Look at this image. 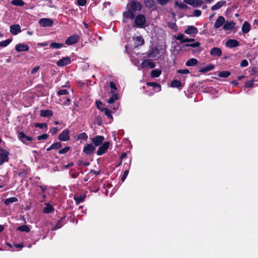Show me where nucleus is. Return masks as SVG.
Returning <instances> with one entry per match:
<instances>
[{
	"label": "nucleus",
	"instance_id": "1",
	"mask_svg": "<svg viewBox=\"0 0 258 258\" xmlns=\"http://www.w3.org/2000/svg\"><path fill=\"white\" fill-rule=\"evenodd\" d=\"M126 8L132 10L133 12H139L142 9V5L139 2L132 1L127 4Z\"/></svg>",
	"mask_w": 258,
	"mask_h": 258
},
{
	"label": "nucleus",
	"instance_id": "2",
	"mask_svg": "<svg viewBox=\"0 0 258 258\" xmlns=\"http://www.w3.org/2000/svg\"><path fill=\"white\" fill-rule=\"evenodd\" d=\"M155 67V64L152 61L149 59H144L140 67H138V69L141 70L145 68L153 69Z\"/></svg>",
	"mask_w": 258,
	"mask_h": 258
},
{
	"label": "nucleus",
	"instance_id": "3",
	"mask_svg": "<svg viewBox=\"0 0 258 258\" xmlns=\"http://www.w3.org/2000/svg\"><path fill=\"white\" fill-rule=\"evenodd\" d=\"M146 18L143 15H139L135 18V23L137 27H142L146 24Z\"/></svg>",
	"mask_w": 258,
	"mask_h": 258
},
{
	"label": "nucleus",
	"instance_id": "4",
	"mask_svg": "<svg viewBox=\"0 0 258 258\" xmlns=\"http://www.w3.org/2000/svg\"><path fill=\"white\" fill-rule=\"evenodd\" d=\"M9 152L0 148V165H2L4 162H7L9 158Z\"/></svg>",
	"mask_w": 258,
	"mask_h": 258
},
{
	"label": "nucleus",
	"instance_id": "5",
	"mask_svg": "<svg viewBox=\"0 0 258 258\" xmlns=\"http://www.w3.org/2000/svg\"><path fill=\"white\" fill-rule=\"evenodd\" d=\"M53 23V21L49 18H42L39 20V24L41 27H51Z\"/></svg>",
	"mask_w": 258,
	"mask_h": 258
},
{
	"label": "nucleus",
	"instance_id": "6",
	"mask_svg": "<svg viewBox=\"0 0 258 258\" xmlns=\"http://www.w3.org/2000/svg\"><path fill=\"white\" fill-rule=\"evenodd\" d=\"M109 145L110 143L109 142H105L99 148L97 151V154L100 156L104 154L108 149Z\"/></svg>",
	"mask_w": 258,
	"mask_h": 258
},
{
	"label": "nucleus",
	"instance_id": "7",
	"mask_svg": "<svg viewBox=\"0 0 258 258\" xmlns=\"http://www.w3.org/2000/svg\"><path fill=\"white\" fill-rule=\"evenodd\" d=\"M71 62V58L69 56L63 57L57 60L56 64L59 67H63L70 64Z\"/></svg>",
	"mask_w": 258,
	"mask_h": 258
},
{
	"label": "nucleus",
	"instance_id": "8",
	"mask_svg": "<svg viewBox=\"0 0 258 258\" xmlns=\"http://www.w3.org/2000/svg\"><path fill=\"white\" fill-rule=\"evenodd\" d=\"M95 147L92 144H88L84 147L83 152L87 155H91L94 153Z\"/></svg>",
	"mask_w": 258,
	"mask_h": 258
},
{
	"label": "nucleus",
	"instance_id": "9",
	"mask_svg": "<svg viewBox=\"0 0 258 258\" xmlns=\"http://www.w3.org/2000/svg\"><path fill=\"white\" fill-rule=\"evenodd\" d=\"M104 137L102 136H96L91 139L92 143L95 146H100L104 141Z\"/></svg>",
	"mask_w": 258,
	"mask_h": 258
},
{
	"label": "nucleus",
	"instance_id": "10",
	"mask_svg": "<svg viewBox=\"0 0 258 258\" xmlns=\"http://www.w3.org/2000/svg\"><path fill=\"white\" fill-rule=\"evenodd\" d=\"M79 40V37L76 35H73L68 37L65 41V43L68 45H71L77 43Z\"/></svg>",
	"mask_w": 258,
	"mask_h": 258
},
{
	"label": "nucleus",
	"instance_id": "11",
	"mask_svg": "<svg viewBox=\"0 0 258 258\" xmlns=\"http://www.w3.org/2000/svg\"><path fill=\"white\" fill-rule=\"evenodd\" d=\"M18 137L20 140L26 144L27 142H30L32 140V138L31 137L26 136L23 132H19Z\"/></svg>",
	"mask_w": 258,
	"mask_h": 258
},
{
	"label": "nucleus",
	"instance_id": "12",
	"mask_svg": "<svg viewBox=\"0 0 258 258\" xmlns=\"http://www.w3.org/2000/svg\"><path fill=\"white\" fill-rule=\"evenodd\" d=\"M10 32L13 35H17L21 32V27L18 24L12 25L10 26Z\"/></svg>",
	"mask_w": 258,
	"mask_h": 258
},
{
	"label": "nucleus",
	"instance_id": "13",
	"mask_svg": "<svg viewBox=\"0 0 258 258\" xmlns=\"http://www.w3.org/2000/svg\"><path fill=\"white\" fill-rule=\"evenodd\" d=\"M239 43L235 39H230L226 42V46L229 48H233L239 46Z\"/></svg>",
	"mask_w": 258,
	"mask_h": 258
},
{
	"label": "nucleus",
	"instance_id": "14",
	"mask_svg": "<svg viewBox=\"0 0 258 258\" xmlns=\"http://www.w3.org/2000/svg\"><path fill=\"white\" fill-rule=\"evenodd\" d=\"M184 2L193 7H198L202 5L203 2L202 0H183Z\"/></svg>",
	"mask_w": 258,
	"mask_h": 258
},
{
	"label": "nucleus",
	"instance_id": "15",
	"mask_svg": "<svg viewBox=\"0 0 258 258\" xmlns=\"http://www.w3.org/2000/svg\"><path fill=\"white\" fill-rule=\"evenodd\" d=\"M29 49V46L23 43L18 44L15 46V49L18 52L27 51Z\"/></svg>",
	"mask_w": 258,
	"mask_h": 258
},
{
	"label": "nucleus",
	"instance_id": "16",
	"mask_svg": "<svg viewBox=\"0 0 258 258\" xmlns=\"http://www.w3.org/2000/svg\"><path fill=\"white\" fill-rule=\"evenodd\" d=\"M198 32V29L194 26H189L184 30V33L188 35L196 34Z\"/></svg>",
	"mask_w": 258,
	"mask_h": 258
},
{
	"label": "nucleus",
	"instance_id": "17",
	"mask_svg": "<svg viewBox=\"0 0 258 258\" xmlns=\"http://www.w3.org/2000/svg\"><path fill=\"white\" fill-rule=\"evenodd\" d=\"M59 139L62 141H67L69 140L70 136L69 135V131L67 130H63L59 136Z\"/></svg>",
	"mask_w": 258,
	"mask_h": 258
},
{
	"label": "nucleus",
	"instance_id": "18",
	"mask_svg": "<svg viewBox=\"0 0 258 258\" xmlns=\"http://www.w3.org/2000/svg\"><path fill=\"white\" fill-rule=\"evenodd\" d=\"M133 41L134 42V47H135L142 45L144 43V40L142 36L134 37Z\"/></svg>",
	"mask_w": 258,
	"mask_h": 258
},
{
	"label": "nucleus",
	"instance_id": "19",
	"mask_svg": "<svg viewBox=\"0 0 258 258\" xmlns=\"http://www.w3.org/2000/svg\"><path fill=\"white\" fill-rule=\"evenodd\" d=\"M225 22V20L224 18L222 16H219L216 20L214 26L216 28H219L224 24Z\"/></svg>",
	"mask_w": 258,
	"mask_h": 258
},
{
	"label": "nucleus",
	"instance_id": "20",
	"mask_svg": "<svg viewBox=\"0 0 258 258\" xmlns=\"http://www.w3.org/2000/svg\"><path fill=\"white\" fill-rule=\"evenodd\" d=\"M134 12H133L132 10L130 9L129 8H127V11L123 12V13L124 18L134 19L135 18V14Z\"/></svg>",
	"mask_w": 258,
	"mask_h": 258
},
{
	"label": "nucleus",
	"instance_id": "21",
	"mask_svg": "<svg viewBox=\"0 0 258 258\" xmlns=\"http://www.w3.org/2000/svg\"><path fill=\"white\" fill-rule=\"evenodd\" d=\"M235 23L233 21H226L225 22L223 25V29L225 30H231L235 26Z\"/></svg>",
	"mask_w": 258,
	"mask_h": 258
},
{
	"label": "nucleus",
	"instance_id": "22",
	"mask_svg": "<svg viewBox=\"0 0 258 258\" xmlns=\"http://www.w3.org/2000/svg\"><path fill=\"white\" fill-rule=\"evenodd\" d=\"M210 54L213 56H220L222 54V51L218 47H214L211 50Z\"/></svg>",
	"mask_w": 258,
	"mask_h": 258
},
{
	"label": "nucleus",
	"instance_id": "23",
	"mask_svg": "<svg viewBox=\"0 0 258 258\" xmlns=\"http://www.w3.org/2000/svg\"><path fill=\"white\" fill-rule=\"evenodd\" d=\"M226 5V1H221L217 2L215 5L211 7V10L212 11H215L220 9L223 6Z\"/></svg>",
	"mask_w": 258,
	"mask_h": 258
},
{
	"label": "nucleus",
	"instance_id": "24",
	"mask_svg": "<svg viewBox=\"0 0 258 258\" xmlns=\"http://www.w3.org/2000/svg\"><path fill=\"white\" fill-rule=\"evenodd\" d=\"M148 86L152 87L155 89V92H158L161 91V86L160 84L155 82L147 83Z\"/></svg>",
	"mask_w": 258,
	"mask_h": 258
},
{
	"label": "nucleus",
	"instance_id": "25",
	"mask_svg": "<svg viewBox=\"0 0 258 258\" xmlns=\"http://www.w3.org/2000/svg\"><path fill=\"white\" fill-rule=\"evenodd\" d=\"M251 26L250 24L247 22L245 21L244 22L241 30L243 33H247L250 30Z\"/></svg>",
	"mask_w": 258,
	"mask_h": 258
},
{
	"label": "nucleus",
	"instance_id": "26",
	"mask_svg": "<svg viewBox=\"0 0 258 258\" xmlns=\"http://www.w3.org/2000/svg\"><path fill=\"white\" fill-rule=\"evenodd\" d=\"M110 92L112 94V96L109 98L107 101L109 104L113 103L115 100L118 99L117 93L114 92L113 90Z\"/></svg>",
	"mask_w": 258,
	"mask_h": 258
},
{
	"label": "nucleus",
	"instance_id": "27",
	"mask_svg": "<svg viewBox=\"0 0 258 258\" xmlns=\"http://www.w3.org/2000/svg\"><path fill=\"white\" fill-rule=\"evenodd\" d=\"M176 39L180 41L181 43L188 42L189 40V38H185V35L183 34H178Z\"/></svg>",
	"mask_w": 258,
	"mask_h": 258
},
{
	"label": "nucleus",
	"instance_id": "28",
	"mask_svg": "<svg viewBox=\"0 0 258 258\" xmlns=\"http://www.w3.org/2000/svg\"><path fill=\"white\" fill-rule=\"evenodd\" d=\"M198 63V61L197 59L191 58L188 59L185 63V65L187 67L195 66Z\"/></svg>",
	"mask_w": 258,
	"mask_h": 258
},
{
	"label": "nucleus",
	"instance_id": "29",
	"mask_svg": "<svg viewBox=\"0 0 258 258\" xmlns=\"http://www.w3.org/2000/svg\"><path fill=\"white\" fill-rule=\"evenodd\" d=\"M52 114V111L50 110H42L40 111V115L43 117H50Z\"/></svg>",
	"mask_w": 258,
	"mask_h": 258
},
{
	"label": "nucleus",
	"instance_id": "30",
	"mask_svg": "<svg viewBox=\"0 0 258 258\" xmlns=\"http://www.w3.org/2000/svg\"><path fill=\"white\" fill-rule=\"evenodd\" d=\"M45 207L43 209V212L45 213H49L53 211V207L48 203H45Z\"/></svg>",
	"mask_w": 258,
	"mask_h": 258
},
{
	"label": "nucleus",
	"instance_id": "31",
	"mask_svg": "<svg viewBox=\"0 0 258 258\" xmlns=\"http://www.w3.org/2000/svg\"><path fill=\"white\" fill-rule=\"evenodd\" d=\"M171 86L173 88H179L182 86V84L180 81L174 80L171 82Z\"/></svg>",
	"mask_w": 258,
	"mask_h": 258
},
{
	"label": "nucleus",
	"instance_id": "32",
	"mask_svg": "<svg viewBox=\"0 0 258 258\" xmlns=\"http://www.w3.org/2000/svg\"><path fill=\"white\" fill-rule=\"evenodd\" d=\"M214 68V66L213 64H209V66L202 69L200 72L201 73H207L209 71L213 70Z\"/></svg>",
	"mask_w": 258,
	"mask_h": 258
},
{
	"label": "nucleus",
	"instance_id": "33",
	"mask_svg": "<svg viewBox=\"0 0 258 258\" xmlns=\"http://www.w3.org/2000/svg\"><path fill=\"white\" fill-rule=\"evenodd\" d=\"M18 199L15 197H11L7 199L5 201V204L6 205H9L10 204L17 202Z\"/></svg>",
	"mask_w": 258,
	"mask_h": 258
},
{
	"label": "nucleus",
	"instance_id": "34",
	"mask_svg": "<svg viewBox=\"0 0 258 258\" xmlns=\"http://www.w3.org/2000/svg\"><path fill=\"white\" fill-rule=\"evenodd\" d=\"M64 46L63 43H58L56 42H53L50 44V47L52 48L58 49Z\"/></svg>",
	"mask_w": 258,
	"mask_h": 258
},
{
	"label": "nucleus",
	"instance_id": "35",
	"mask_svg": "<svg viewBox=\"0 0 258 258\" xmlns=\"http://www.w3.org/2000/svg\"><path fill=\"white\" fill-rule=\"evenodd\" d=\"M64 98L63 97H60L59 98V102H58L60 104H63L64 105L68 106L70 104V99L69 98H66V100H63Z\"/></svg>",
	"mask_w": 258,
	"mask_h": 258
},
{
	"label": "nucleus",
	"instance_id": "36",
	"mask_svg": "<svg viewBox=\"0 0 258 258\" xmlns=\"http://www.w3.org/2000/svg\"><path fill=\"white\" fill-rule=\"evenodd\" d=\"M161 74V71L159 70H154L151 71V76L153 78L158 77Z\"/></svg>",
	"mask_w": 258,
	"mask_h": 258
},
{
	"label": "nucleus",
	"instance_id": "37",
	"mask_svg": "<svg viewBox=\"0 0 258 258\" xmlns=\"http://www.w3.org/2000/svg\"><path fill=\"white\" fill-rule=\"evenodd\" d=\"M85 195H81L78 197H75L74 199L76 201V202L77 204H80V203H82L84 201V200L85 199Z\"/></svg>",
	"mask_w": 258,
	"mask_h": 258
},
{
	"label": "nucleus",
	"instance_id": "38",
	"mask_svg": "<svg viewBox=\"0 0 258 258\" xmlns=\"http://www.w3.org/2000/svg\"><path fill=\"white\" fill-rule=\"evenodd\" d=\"M17 230L23 231V232H29L30 231V228L29 227L26 225H24L21 226H19L17 228Z\"/></svg>",
	"mask_w": 258,
	"mask_h": 258
},
{
	"label": "nucleus",
	"instance_id": "39",
	"mask_svg": "<svg viewBox=\"0 0 258 258\" xmlns=\"http://www.w3.org/2000/svg\"><path fill=\"white\" fill-rule=\"evenodd\" d=\"M11 3L15 6H23L25 4L22 0H13Z\"/></svg>",
	"mask_w": 258,
	"mask_h": 258
},
{
	"label": "nucleus",
	"instance_id": "40",
	"mask_svg": "<svg viewBox=\"0 0 258 258\" xmlns=\"http://www.w3.org/2000/svg\"><path fill=\"white\" fill-rule=\"evenodd\" d=\"M77 138L78 139H82L86 141L88 139V136L85 133H82L78 135Z\"/></svg>",
	"mask_w": 258,
	"mask_h": 258
},
{
	"label": "nucleus",
	"instance_id": "41",
	"mask_svg": "<svg viewBox=\"0 0 258 258\" xmlns=\"http://www.w3.org/2000/svg\"><path fill=\"white\" fill-rule=\"evenodd\" d=\"M11 42V39H9L0 42V46L6 47Z\"/></svg>",
	"mask_w": 258,
	"mask_h": 258
},
{
	"label": "nucleus",
	"instance_id": "42",
	"mask_svg": "<svg viewBox=\"0 0 258 258\" xmlns=\"http://www.w3.org/2000/svg\"><path fill=\"white\" fill-rule=\"evenodd\" d=\"M230 73L228 71H222L219 73V76L223 78H226L230 76Z\"/></svg>",
	"mask_w": 258,
	"mask_h": 258
},
{
	"label": "nucleus",
	"instance_id": "43",
	"mask_svg": "<svg viewBox=\"0 0 258 258\" xmlns=\"http://www.w3.org/2000/svg\"><path fill=\"white\" fill-rule=\"evenodd\" d=\"M69 93V91L67 89H61L59 90L57 94L58 96H61L63 95H67Z\"/></svg>",
	"mask_w": 258,
	"mask_h": 258
},
{
	"label": "nucleus",
	"instance_id": "44",
	"mask_svg": "<svg viewBox=\"0 0 258 258\" xmlns=\"http://www.w3.org/2000/svg\"><path fill=\"white\" fill-rule=\"evenodd\" d=\"M35 126L39 127L40 128H47V124L45 123H37L35 124Z\"/></svg>",
	"mask_w": 258,
	"mask_h": 258
},
{
	"label": "nucleus",
	"instance_id": "45",
	"mask_svg": "<svg viewBox=\"0 0 258 258\" xmlns=\"http://www.w3.org/2000/svg\"><path fill=\"white\" fill-rule=\"evenodd\" d=\"M61 147V143L60 142H57L51 145V148L53 149H59Z\"/></svg>",
	"mask_w": 258,
	"mask_h": 258
},
{
	"label": "nucleus",
	"instance_id": "46",
	"mask_svg": "<svg viewBox=\"0 0 258 258\" xmlns=\"http://www.w3.org/2000/svg\"><path fill=\"white\" fill-rule=\"evenodd\" d=\"M254 81V80H250V81H248L246 82L245 84V87H249V88L252 87L253 86Z\"/></svg>",
	"mask_w": 258,
	"mask_h": 258
},
{
	"label": "nucleus",
	"instance_id": "47",
	"mask_svg": "<svg viewBox=\"0 0 258 258\" xmlns=\"http://www.w3.org/2000/svg\"><path fill=\"white\" fill-rule=\"evenodd\" d=\"M110 86L111 89V92L113 90L114 92L117 93V88L115 84L113 82H111L110 83Z\"/></svg>",
	"mask_w": 258,
	"mask_h": 258
},
{
	"label": "nucleus",
	"instance_id": "48",
	"mask_svg": "<svg viewBox=\"0 0 258 258\" xmlns=\"http://www.w3.org/2000/svg\"><path fill=\"white\" fill-rule=\"evenodd\" d=\"M177 73L181 74H189V71L187 69H183V70H178L177 71Z\"/></svg>",
	"mask_w": 258,
	"mask_h": 258
},
{
	"label": "nucleus",
	"instance_id": "49",
	"mask_svg": "<svg viewBox=\"0 0 258 258\" xmlns=\"http://www.w3.org/2000/svg\"><path fill=\"white\" fill-rule=\"evenodd\" d=\"M70 150L69 147H66L65 148L60 150L58 151L59 154H62L67 153Z\"/></svg>",
	"mask_w": 258,
	"mask_h": 258
},
{
	"label": "nucleus",
	"instance_id": "50",
	"mask_svg": "<svg viewBox=\"0 0 258 258\" xmlns=\"http://www.w3.org/2000/svg\"><path fill=\"white\" fill-rule=\"evenodd\" d=\"M61 226V220H60L57 222V224H56L55 226L52 228V230H55L57 229H59Z\"/></svg>",
	"mask_w": 258,
	"mask_h": 258
},
{
	"label": "nucleus",
	"instance_id": "51",
	"mask_svg": "<svg viewBox=\"0 0 258 258\" xmlns=\"http://www.w3.org/2000/svg\"><path fill=\"white\" fill-rule=\"evenodd\" d=\"M105 114L109 118H112L111 112V111L107 108H105L104 109Z\"/></svg>",
	"mask_w": 258,
	"mask_h": 258
},
{
	"label": "nucleus",
	"instance_id": "52",
	"mask_svg": "<svg viewBox=\"0 0 258 258\" xmlns=\"http://www.w3.org/2000/svg\"><path fill=\"white\" fill-rule=\"evenodd\" d=\"M48 137V136L47 134H44L43 135L38 136L37 139L39 141L41 140H46L47 139Z\"/></svg>",
	"mask_w": 258,
	"mask_h": 258
},
{
	"label": "nucleus",
	"instance_id": "53",
	"mask_svg": "<svg viewBox=\"0 0 258 258\" xmlns=\"http://www.w3.org/2000/svg\"><path fill=\"white\" fill-rule=\"evenodd\" d=\"M170 0H156L157 2L161 6L166 5Z\"/></svg>",
	"mask_w": 258,
	"mask_h": 258
},
{
	"label": "nucleus",
	"instance_id": "54",
	"mask_svg": "<svg viewBox=\"0 0 258 258\" xmlns=\"http://www.w3.org/2000/svg\"><path fill=\"white\" fill-rule=\"evenodd\" d=\"M200 45V43L198 42H196L194 43H192V44H186V46H187V47H198Z\"/></svg>",
	"mask_w": 258,
	"mask_h": 258
},
{
	"label": "nucleus",
	"instance_id": "55",
	"mask_svg": "<svg viewBox=\"0 0 258 258\" xmlns=\"http://www.w3.org/2000/svg\"><path fill=\"white\" fill-rule=\"evenodd\" d=\"M58 132V129L57 127H52L50 130V132L52 135H55Z\"/></svg>",
	"mask_w": 258,
	"mask_h": 258
},
{
	"label": "nucleus",
	"instance_id": "56",
	"mask_svg": "<svg viewBox=\"0 0 258 258\" xmlns=\"http://www.w3.org/2000/svg\"><path fill=\"white\" fill-rule=\"evenodd\" d=\"M248 64V61L246 59H243V60H242V61L240 63V66L242 67H245L247 66Z\"/></svg>",
	"mask_w": 258,
	"mask_h": 258
},
{
	"label": "nucleus",
	"instance_id": "57",
	"mask_svg": "<svg viewBox=\"0 0 258 258\" xmlns=\"http://www.w3.org/2000/svg\"><path fill=\"white\" fill-rule=\"evenodd\" d=\"M202 14V12L199 10H195L194 12V15L196 17L200 16Z\"/></svg>",
	"mask_w": 258,
	"mask_h": 258
},
{
	"label": "nucleus",
	"instance_id": "58",
	"mask_svg": "<svg viewBox=\"0 0 258 258\" xmlns=\"http://www.w3.org/2000/svg\"><path fill=\"white\" fill-rule=\"evenodd\" d=\"M78 4L80 6H83L86 4V0H78Z\"/></svg>",
	"mask_w": 258,
	"mask_h": 258
},
{
	"label": "nucleus",
	"instance_id": "59",
	"mask_svg": "<svg viewBox=\"0 0 258 258\" xmlns=\"http://www.w3.org/2000/svg\"><path fill=\"white\" fill-rule=\"evenodd\" d=\"M128 173V171L126 170L124 171V173H123V174L122 176V178H121V179L122 181H124L125 180V179L126 178L127 174Z\"/></svg>",
	"mask_w": 258,
	"mask_h": 258
},
{
	"label": "nucleus",
	"instance_id": "60",
	"mask_svg": "<svg viewBox=\"0 0 258 258\" xmlns=\"http://www.w3.org/2000/svg\"><path fill=\"white\" fill-rule=\"evenodd\" d=\"M40 69V67L39 66L35 67L34 68L31 72V74H34L37 72Z\"/></svg>",
	"mask_w": 258,
	"mask_h": 258
},
{
	"label": "nucleus",
	"instance_id": "61",
	"mask_svg": "<svg viewBox=\"0 0 258 258\" xmlns=\"http://www.w3.org/2000/svg\"><path fill=\"white\" fill-rule=\"evenodd\" d=\"M14 246L16 248H20V249L24 247V246H23V245L22 244L14 243Z\"/></svg>",
	"mask_w": 258,
	"mask_h": 258
},
{
	"label": "nucleus",
	"instance_id": "62",
	"mask_svg": "<svg viewBox=\"0 0 258 258\" xmlns=\"http://www.w3.org/2000/svg\"><path fill=\"white\" fill-rule=\"evenodd\" d=\"M178 5L180 8H182V9H184L187 7L186 5H185V4H179Z\"/></svg>",
	"mask_w": 258,
	"mask_h": 258
},
{
	"label": "nucleus",
	"instance_id": "63",
	"mask_svg": "<svg viewBox=\"0 0 258 258\" xmlns=\"http://www.w3.org/2000/svg\"><path fill=\"white\" fill-rule=\"evenodd\" d=\"M38 45L40 46H45L47 45V43H45V42L44 43H39L38 44Z\"/></svg>",
	"mask_w": 258,
	"mask_h": 258
},
{
	"label": "nucleus",
	"instance_id": "64",
	"mask_svg": "<svg viewBox=\"0 0 258 258\" xmlns=\"http://www.w3.org/2000/svg\"><path fill=\"white\" fill-rule=\"evenodd\" d=\"M73 164H73V163H70V164H68V165H66V166H65V167H66V168H69L70 167L72 166L73 165Z\"/></svg>",
	"mask_w": 258,
	"mask_h": 258
}]
</instances>
